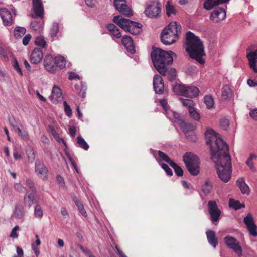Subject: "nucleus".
<instances>
[{"mask_svg": "<svg viewBox=\"0 0 257 257\" xmlns=\"http://www.w3.org/2000/svg\"><path fill=\"white\" fill-rule=\"evenodd\" d=\"M205 136L207 144L210 146L211 158L215 164L218 176L226 183L230 180L232 173L228 145L212 128L206 130Z\"/></svg>", "mask_w": 257, "mask_h": 257, "instance_id": "obj_1", "label": "nucleus"}, {"mask_svg": "<svg viewBox=\"0 0 257 257\" xmlns=\"http://www.w3.org/2000/svg\"><path fill=\"white\" fill-rule=\"evenodd\" d=\"M175 54L171 51H166L156 48L152 51L151 57L155 68L162 76H166L168 67L173 61V55Z\"/></svg>", "mask_w": 257, "mask_h": 257, "instance_id": "obj_2", "label": "nucleus"}, {"mask_svg": "<svg viewBox=\"0 0 257 257\" xmlns=\"http://www.w3.org/2000/svg\"><path fill=\"white\" fill-rule=\"evenodd\" d=\"M186 51L191 58L196 59L200 64H204L202 56L205 55L202 43L198 37L190 31L186 34Z\"/></svg>", "mask_w": 257, "mask_h": 257, "instance_id": "obj_3", "label": "nucleus"}, {"mask_svg": "<svg viewBox=\"0 0 257 257\" xmlns=\"http://www.w3.org/2000/svg\"><path fill=\"white\" fill-rule=\"evenodd\" d=\"M181 33V26L176 21H172L165 27L161 34V42L166 45L176 42Z\"/></svg>", "mask_w": 257, "mask_h": 257, "instance_id": "obj_4", "label": "nucleus"}, {"mask_svg": "<svg viewBox=\"0 0 257 257\" xmlns=\"http://www.w3.org/2000/svg\"><path fill=\"white\" fill-rule=\"evenodd\" d=\"M183 161L190 173L193 175H197L200 172L199 160L195 154L188 152L183 156Z\"/></svg>", "mask_w": 257, "mask_h": 257, "instance_id": "obj_5", "label": "nucleus"}, {"mask_svg": "<svg viewBox=\"0 0 257 257\" xmlns=\"http://www.w3.org/2000/svg\"><path fill=\"white\" fill-rule=\"evenodd\" d=\"M161 11L160 3L157 1H152L147 4L144 13L149 18H156L159 16Z\"/></svg>", "mask_w": 257, "mask_h": 257, "instance_id": "obj_6", "label": "nucleus"}, {"mask_svg": "<svg viewBox=\"0 0 257 257\" xmlns=\"http://www.w3.org/2000/svg\"><path fill=\"white\" fill-rule=\"evenodd\" d=\"M225 244L231 249L238 256L242 255V249L240 242L236 239L231 236H227L224 238Z\"/></svg>", "mask_w": 257, "mask_h": 257, "instance_id": "obj_7", "label": "nucleus"}, {"mask_svg": "<svg viewBox=\"0 0 257 257\" xmlns=\"http://www.w3.org/2000/svg\"><path fill=\"white\" fill-rule=\"evenodd\" d=\"M208 210L212 222L214 223L218 221L221 215V211L216 201L211 200L208 202Z\"/></svg>", "mask_w": 257, "mask_h": 257, "instance_id": "obj_8", "label": "nucleus"}, {"mask_svg": "<svg viewBox=\"0 0 257 257\" xmlns=\"http://www.w3.org/2000/svg\"><path fill=\"white\" fill-rule=\"evenodd\" d=\"M113 4L119 13L127 17L133 16L132 11L127 5L125 0H114Z\"/></svg>", "mask_w": 257, "mask_h": 257, "instance_id": "obj_9", "label": "nucleus"}, {"mask_svg": "<svg viewBox=\"0 0 257 257\" xmlns=\"http://www.w3.org/2000/svg\"><path fill=\"white\" fill-rule=\"evenodd\" d=\"M113 21L126 32L130 30L128 29L130 27H132L133 25H135V22L128 19L124 18L121 16H114L113 19Z\"/></svg>", "mask_w": 257, "mask_h": 257, "instance_id": "obj_10", "label": "nucleus"}, {"mask_svg": "<svg viewBox=\"0 0 257 257\" xmlns=\"http://www.w3.org/2000/svg\"><path fill=\"white\" fill-rule=\"evenodd\" d=\"M246 57L248 60L250 68L254 73H257V49L254 50L248 49Z\"/></svg>", "mask_w": 257, "mask_h": 257, "instance_id": "obj_11", "label": "nucleus"}, {"mask_svg": "<svg viewBox=\"0 0 257 257\" xmlns=\"http://www.w3.org/2000/svg\"><path fill=\"white\" fill-rule=\"evenodd\" d=\"M243 222L246 225L249 233L253 236H257V226L254 223L252 215L248 213L244 218Z\"/></svg>", "mask_w": 257, "mask_h": 257, "instance_id": "obj_12", "label": "nucleus"}, {"mask_svg": "<svg viewBox=\"0 0 257 257\" xmlns=\"http://www.w3.org/2000/svg\"><path fill=\"white\" fill-rule=\"evenodd\" d=\"M35 172L39 178L43 180L48 179V170L47 168L42 163L36 162Z\"/></svg>", "mask_w": 257, "mask_h": 257, "instance_id": "obj_13", "label": "nucleus"}, {"mask_svg": "<svg viewBox=\"0 0 257 257\" xmlns=\"http://www.w3.org/2000/svg\"><path fill=\"white\" fill-rule=\"evenodd\" d=\"M0 17L5 26H11L13 24V19L12 14L7 8L0 9Z\"/></svg>", "mask_w": 257, "mask_h": 257, "instance_id": "obj_14", "label": "nucleus"}, {"mask_svg": "<svg viewBox=\"0 0 257 257\" xmlns=\"http://www.w3.org/2000/svg\"><path fill=\"white\" fill-rule=\"evenodd\" d=\"M153 86L156 93L162 94L164 91V81L159 75L156 74L153 78Z\"/></svg>", "mask_w": 257, "mask_h": 257, "instance_id": "obj_15", "label": "nucleus"}, {"mask_svg": "<svg viewBox=\"0 0 257 257\" xmlns=\"http://www.w3.org/2000/svg\"><path fill=\"white\" fill-rule=\"evenodd\" d=\"M226 17V12L223 8H219L214 11L211 14L210 18L214 23H218Z\"/></svg>", "mask_w": 257, "mask_h": 257, "instance_id": "obj_16", "label": "nucleus"}, {"mask_svg": "<svg viewBox=\"0 0 257 257\" xmlns=\"http://www.w3.org/2000/svg\"><path fill=\"white\" fill-rule=\"evenodd\" d=\"M49 98L53 103H57L63 99V97L61 90L58 86L56 85L53 86Z\"/></svg>", "mask_w": 257, "mask_h": 257, "instance_id": "obj_17", "label": "nucleus"}, {"mask_svg": "<svg viewBox=\"0 0 257 257\" xmlns=\"http://www.w3.org/2000/svg\"><path fill=\"white\" fill-rule=\"evenodd\" d=\"M36 191L27 192L24 198V202L26 205L30 207L34 203L38 202Z\"/></svg>", "mask_w": 257, "mask_h": 257, "instance_id": "obj_18", "label": "nucleus"}, {"mask_svg": "<svg viewBox=\"0 0 257 257\" xmlns=\"http://www.w3.org/2000/svg\"><path fill=\"white\" fill-rule=\"evenodd\" d=\"M122 44L126 48V50L131 54L135 53V49L132 38L127 35L123 36L121 40Z\"/></svg>", "mask_w": 257, "mask_h": 257, "instance_id": "obj_19", "label": "nucleus"}, {"mask_svg": "<svg viewBox=\"0 0 257 257\" xmlns=\"http://www.w3.org/2000/svg\"><path fill=\"white\" fill-rule=\"evenodd\" d=\"M43 57V54L42 50L40 48H35L31 53L30 60L31 63L38 64L40 62Z\"/></svg>", "mask_w": 257, "mask_h": 257, "instance_id": "obj_20", "label": "nucleus"}, {"mask_svg": "<svg viewBox=\"0 0 257 257\" xmlns=\"http://www.w3.org/2000/svg\"><path fill=\"white\" fill-rule=\"evenodd\" d=\"M33 9L35 14L40 18L44 16V7L42 0H33Z\"/></svg>", "mask_w": 257, "mask_h": 257, "instance_id": "obj_21", "label": "nucleus"}, {"mask_svg": "<svg viewBox=\"0 0 257 257\" xmlns=\"http://www.w3.org/2000/svg\"><path fill=\"white\" fill-rule=\"evenodd\" d=\"M11 125L14 128L15 131L18 133V136L22 139L28 140L29 139V135L27 131L23 128V126L19 124H14L12 122H11Z\"/></svg>", "mask_w": 257, "mask_h": 257, "instance_id": "obj_22", "label": "nucleus"}, {"mask_svg": "<svg viewBox=\"0 0 257 257\" xmlns=\"http://www.w3.org/2000/svg\"><path fill=\"white\" fill-rule=\"evenodd\" d=\"M200 91L199 89L193 86H186V90H185V96L188 97L190 98L196 97H197Z\"/></svg>", "mask_w": 257, "mask_h": 257, "instance_id": "obj_23", "label": "nucleus"}, {"mask_svg": "<svg viewBox=\"0 0 257 257\" xmlns=\"http://www.w3.org/2000/svg\"><path fill=\"white\" fill-rule=\"evenodd\" d=\"M208 242L214 248L218 244V239L216 237L215 232L212 230H207L206 232Z\"/></svg>", "mask_w": 257, "mask_h": 257, "instance_id": "obj_24", "label": "nucleus"}, {"mask_svg": "<svg viewBox=\"0 0 257 257\" xmlns=\"http://www.w3.org/2000/svg\"><path fill=\"white\" fill-rule=\"evenodd\" d=\"M53 57L51 55L46 56L44 62L45 68L49 72H53L55 70V67L53 64Z\"/></svg>", "mask_w": 257, "mask_h": 257, "instance_id": "obj_25", "label": "nucleus"}, {"mask_svg": "<svg viewBox=\"0 0 257 257\" xmlns=\"http://www.w3.org/2000/svg\"><path fill=\"white\" fill-rule=\"evenodd\" d=\"M232 95V92L229 86L224 85L222 88L221 99L223 100H227L231 97Z\"/></svg>", "mask_w": 257, "mask_h": 257, "instance_id": "obj_26", "label": "nucleus"}, {"mask_svg": "<svg viewBox=\"0 0 257 257\" xmlns=\"http://www.w3.org/2000/svg\"><path fill=\"white\" fill-rule=\"evenodd\" d=\"M237 185L240 188L243 194H248L249 193V188L248 185L245 183L243 178L238 179L237 180Z\"/></svg>", "mask_w": 257, "mask_h": 257, "instance_id": "obj_27", "label": "nucleus"}, {"mask_svg": "<svg viewBox=\"0 0 257 257\" xmlns=\"http://www.w3.org/2000/svg\"><path fill=\"white\" fill-rule=\"evenodd\" d=\"M186 86L177 84L173 87V92L178 95L185 96Z\"/></svg>", "mask_w": 257, "mask_h": 257, "instance_id": "obj_28", "label": "nucleus"}, {"mask_svg": "<svg viewBox=\"0 0 257 257\" xmlns=\"http://www.w3.org/2000/svg\"><path fill=\"white\" fill-rule=\"evenodd\" d=\"M13 215L16 219H22L23 218L24 211L22 205H18L16 206Z\"/></svg>", "mask_w": 257, "mask_h": 257, "instance_id": "obj_29", "label": "nucleus"}, {"mask_svg": "<svg viewBox=\"0 0 257 257\" xmlns=\"http://www.w3.org/2000/svg\"><path fill=\"white\" fill-rule=\"evenodd\" d=\"M220 4L219 0H205L204 8L207 10L213 9L214 6Z\"/></svg>", "mask_w": 257, "mask_h": 257, "instance_id": "obj_30", "label": "nucleus"}, {"mask_svg": "<svg viewBox=\"0 0 257 257\" xmlns=\"http://www.w3.org/2000/svg\"><path fill=\"white\" fill-rule=\"evenodd\" d=\"M26 30L24 27H17L14 31V35L16 38L22 37L26 33Z\"/></svg>", "mask_w": 257, "mask_h": 257, "instance_id": "obj_31", "label": "nucleus"}, {"mask_svg": "<svg viewBox=\"0 0 257 257\" xmlns=\"http://www.w3.org/2000/svg\"><path fill=\"white\" fill-rule=\"evenodd\" d=\"M142 27V25L139 23H137L135 22V25H133V26L130 27L128 29L130 30L127 31L133 35H138L141 32V28Z\"/></svg>", "mask_w": 257, "mask_h": 257, "instance_id": "obj_32", "label": "nucleus"}, {"mask_svg": "<svg viewBox=\"0 0 257 257\" xmlns=\"http://www.w3.org/2000/svg\"><path fill=\"white\" fill-rule=\"evenodd\" d=\"M54 63L57 66L62 69L65 67L66 65V61L64 58L61 56H58L55 58Z\"/></svg>", "mask_w": 257, "mask_h": 257, "instance_id": "obj_33", "label": "nucleus"}, {"mask_svg": "<svg viewBox=\"0 0 257 257\" xmlns=\"http://www.w3.org/2000/svg\"><path fill=\"white\" fill-rule=\"evenodd\" d=\"M186 128H183V131L185 134L186 139L189 141L195 142L197 137L195 133L192 131H186Z\"/></svg>", "mask_w": 257, "mask_h": 257, "instance_id": "obj_34", "label": "nucleus"}, {"mask_svg": "<svg viewBox=\"0 0 257 257\" xmlns=\"http://www.w3.org/2000/svg\"><path fill=\"white\" fill-rule=\"evenodd\" d=\"M180 100L181 101L182 105L184 107L187 108L189 110H190L191 108H194V103L191 99L180 98Z\"/></svg>", "mask_w": 257, "mask_h": 257, "instance_id": "obj_35", "label": "nucleus"}, {"mask_svg": "<svg viewBox=\"0 0 257 257\" xmlns=\"http://www.w3.org/2000/svg\"><path fill=\"white\" fill-rule=\"evenodd\" d=\"M59 30V26L57 23L54 22L52 24L50 29V35L51 38H54L57 35Z\"/></svg>", "mask_w": 257, "mask_h": 257, "instance_id": "obj_36", "label": "nucleus"}, {"mask_svg": "<svg viewBox=\"0 0 257 257\" xmlns=\"http://www.w3.org/2000/svg\"><path fill=\"white\" fill-rule=\"evenodd\" d=\"M74 201L77 206L78 209L80 212V213L84 217L87 216V213L84 208L83 205L82 203L76 198H74Z\"/></svg>", "mask_w": 257, "mask_h": 257, "instance_id": "obj_37", "label": "nucleus"}, {"mask_svg": "<svg viewBox=\"0 0 257 257\" xmlns=\"http://www.w3.org/2000/svg\"><path fill=\"white\" fill-rule=\"evenodd\" d=\"M166 14L168 17L172 15H175L176 11L175 7L171 5L169 2H167L166 5Z\"/></svg>", "mask_w": 257, "mask_h": 257, "instance_id": "obj_38", "label": "nucleus"}, {"mask_svg": "<svg viewBox=\"0 0 257 257\" xmlns=\"http://www.w3.org/2000/svg\"><path fill=\"white\" fill-rule=\"evenodd\" d=\"M229 206L235 210H238L245 207L244 205L241 204L238 201L235 200L233 199H230Z\"/></svg>", "mask_w": 257, "mask_h": 257, "instance_id": "obj_39", "label": "nucleus"}, {"mask_svg": "<svg viewBox=\"0 0 257 257\" xmlns=\"http://www.w3.org/2000/svg\"><path fill=\"white\" fill-rule=\"evenodd\" d=\"M212 189V185L211 182L209 180H206L204 184L202 185V191L205 194H208L211 192Z\"/></svg>", "mask_w": 257, "mask_h": 257, "instance_id": "obj_40", "label": "nucleus"}, {"mask_svg": "<svg viewBox=\"0 0 257 257\" xmlns=\"http://www.w3.org/2000/svg\"><path fill=\"white\" fill-rule=\"evenodd\" d=\"M170 166L174 169L176 174L178 176H182L183 175L182 169L174 162L171 163Z\"/></svg>", "mask_w": 257, "mask_h": 257, "instance_id": "obj_41", "label": "nucleus"}, {"mask_svg": "<svg viewBox=\"0 0 257 257\" xmlns=\"http://www.w3.org/2000/svg\"><path fill=\"white\" fill-rule=\"evenodd\" d=\"M204 103L208 109H210L214 106V100L211 96H206L204 97Z\"/></svg>", "mask_w": 257, "mask_h": 257, "instance_id": "obj_42", "label": "nucleus"}, {"mask_svg": "<svg viewBox=\"0 0 257 257\" xmlns=\"http://www.w3.org/2000/svg\"><path fill=\"white\" fill-rule=\"evenodd\" d=\"M158 155L159 157V158L162 160L168 163L169 164V165H171V163L173 162V161H172L170 158L167 156L166 154H165L164 152H162L161 151H158Z\"/></svg>", "mask_w": 257, "mask_h": 257, "instance_id": "obj_43", "label": "nucleus"}, {"mask_svg": "<svg viewBox=\"0 0 257 257\" xmlns=\"http://www.w3.org/2000/svg\"><path fill=\"white\" fill-rule=\"evenodd\" d=\"M77 143L80 146V147L84 149L85 150H87L88 149L89 145L87 144L86 142L82 137H77Z\"/></svg>", "mask_w": 257, "mask_h": 257, "instance_id": "obj_44", "label": "nucleus"}, {"mask_svg": "<svg viewBox=\"0 0 257 257\" xmlns=\"http://www.w3.org/2000/svg\"><path fill=\"white\" fill-rule=\"evenodd\" d=\"M169 67H168V70L167 71V73L168 74V78L169 80L172 81L174 80L176 76V71L175 68H171L169 69Z\"/></svg>", "mask_w": 257, "mask_h": 257, "instance_id": "obj_45", "label": "nucleus"}, {"mask_svg": "<svg viewBox=\"0 0 257 257\" xmlns=\"http://www.w3.org/2000/svg\"><path fill=\"white\" fill-rule=\"evenodd\" d=\"M35 44L37 46L41 47H45L46 44V42L45 40H44V38L43 36H38L36 38V40L35 41Z\"/></svg>", "mask_w": 257, "mask_h": 257, "instance_id": "obj_46", "label": "nucleus"}, {"mask_svg": "<svg viewBox=\"0 0 257 257\" xmlns=\"http://www.w3.org/2000/svg\"><path fill=\"white\" fill-rule=\"evenodd\" d=\"M190 117L195 120H199L200 118L199 113L194 108L189 110Z\"/></svg>", "mask_w": 257, "mask_h": 257, "instance_id": "obj_47", "label": "nucleus"}, {"mask_svg": "<svg viewBox=\"0 0 257 257\" xmlns=\"http://www.w3.org/2000/svg\"><path fill=\"white\" fill-rule=\"evenodd\" d=\"M34 216L38 218H41L43 216V211L39 205H37L35 207Z\"/></svg>", "mask_w": 257, "mask_h": 257, "instance_id": "obj_48", "label": "nucleus"}, {"mask_svg": "<svg viewBox=\"0 0 257 257\" xmlns=\"http://www.w3.org/2000/svg\"><path fill=\"white\" fill-rule=\"evenodd\" d=\"M26 186L31 189V191H36L34 181L31 179L27 178L26 180Z\"/></svg>", "mask_w": 257, "mask_h": 257, "instance_id": "obj_49", "label": "nucleus"}, {"mask_svg": "<svg viewBox=\"0 0 257 257\" xmlns=\"http://www.w3.org/2000/svg\"><path fill=\"white\" fill-rule=\"evenodd\" d=\"M48 130L57 141H59V140H61L65 145V142H64L63 139L59 138L58 134L56 132V130L53 127L49 126Z\"/></svg>", "mask_w": 257, "mask_h": 257, "instance_id": "obj_50", "label": "nucleus"}, {"mask_svg": "<svg viewBox=\"0 0 257 257\" xmlns=\"http://www.w3.org/2000/svg\"><path fill=\"white\" fill-rule=\"evenodd\" d=\"M166 115L167 117L170 119L174 118L175 121L179 119V114L174 111H172V110H169L166 114Z\"/></svg>", "mask_w": 257, "mask_h": 257, "instance_id": "obj_51", "label": "nucleus"}, {"mask_svg": "<svg viewBox=\"0 0 257 257\" xmlns=\"http://www.w3.org/2000/svg\"><path fill=\"white\" fill-rule=\"evenodd\" d=\"M9 51L8 50H5L2 47H0V55L3 57V60L7 61L9 59L8 54Z\"/></svg>", "mask_w": 257, "mask_h": 257, "instance_id": "obj_52", "label": "nucleus"}, {"mask_svg": "<svg viewBox=\"0 0 257 257\" xmlns=\"http://www.w3.org/2000/svg\"><path fill=\"white\" fill-rule=\"evenodd\" d=\"M13 66L15 70L20 75H22L23 73L21 70V69L19 66L18 62L16 59H14L13 61Z\"/></svg>", "mask_w": 257, "mask_h": 257, "instance_id": "obj_53", "label": "nucleus"}, {"mask_svg": "<svg viewBox=\"0 0 257 257\" xmlns=\"http://www.w3.org/2000/svg\"><path fill=\"white\" fill-rule=\"evenodd\" d=\"M63 103L64 110L66 114L68 116L71 117L72 116V111L70 106L68 104L66 101H64Z\"/></svg>", "mask_w": 257, "mask_h": 257, "instance_id": "obj_54", "label": "nucleus"}, {"mask_svg": "<svg viewBox=\"0 0 257 257\" xmlns=\"http://www.w3.org/2000/svg\"><path fill=\"white\" fill-rule=\"evenodd\" d=\"M19 230V227L18 225L15 226L12 229L10 236L12 238H17L18 237V234L17 231Z\"/></svg>", "mask_w": 257, "mask_h": 257, "instance_id": "obj_55", "label": "nucleus"}, {"mask_svg": "<svg viewBox=\"0 0 257 257\" xmlns=\"http://www.w3.org/2000/svg\"><path fill=\"white\" fill-rule=\"evenodd\" d=\"M162 168L165 170L166 173L170 176L172 175L173 172L171 169L166 164H162L161 165Z\"/></svg>", "mask_w": 257, "mask_h": 257, "instance_id": "obj_56", "label": "nucleus"}, {"mask_svg": "<svg viewBox=\"0 0 257 257\" xmlns=\"http://www.w3.org/2000/svg\"><path fill=\"white\" fill-rule=\"evenodd\" d=\"M220 125L223 130H226L229 126V120L227 119H222L220 121Z\"/></svg>", "mask_w": 257, "mask_h": 257, "instance_id": "obj_57", "label": "nucleus"}, {"mask_svg": "<svg viewBox=\"0 0 257 257\" xmlns=\"http://www.w3.org/2000/svg\"><path fill=\"white\" fill-rule=\"evenodd\" d=\"M31 25L35 31H40L41 29V26L40 23L36 21L32 22Z\"/></svg>", "mask_w": 257, "mask_h": 257, "instance_id": "obj_58", "label": "nucleus"}, {"mask_svg": "<svg viewBox=\"0 0 257 257\" xmlns=\"http://www.w3.org/2000/svg\"><path fill=\"white\" fill-rule=\"evenodd\" d=\"M16 255H14L12 257H24V252L23 249L18 247L16 246Z\"/></svg>", "mask_w": 257, "mask_h": 257, "instance_id": "obj_59", "label": "nucleus"}, {"mask_svg": "<svg viewBox=\"0 0 257 257\" xmlns=\"http://www.w3.org/2000/svg\"><path fill=\"white\" fill-rule=\"evenodd\" d=\"M246 164L252 172L256 171V169L255 168L254 164L253 161L247 159V160L246 161Z\"/></svg>", "mask_w": 257, "mask_h": 257, "instance_id": "obj_60", "label": "nucleus"}, {"mask_svg": "<svg viewBox=\"0 0 257 257\" xmlns=\"http://www.w3.org/2000/svg\"><path fill=\"white\" fill-rule=\"evenodd\" d=\"M14 188L18 192H23L25 187L21 183H16L14 185Z\"/></svg>", "mask_w": 257, "mask_h": 257, "instance_id": "obj_61", "label": "nucleus"}, {"mask_svg": "<svg viewBox=\"0 0 257 257\" xmlns=\"http://www.w3.org/2000/svg\"><path fill=\"white\" fill-rule=\"evenodd\" d=\"M112 35L116 38H120L121 37V33L119 30L117 28L111 32Z\"/></svg>", "mask_w": 257, "mask_h": 257, "instance_id": "obj_62", "label": "nucleus"}, {"mask_svg": "<svg viewBox=\"0 0 257 257\" xmlns=\"http://www.w3.org/2000/svg\"><path fill=\"white\" fill-rule=\"evenodd\" d=\"M31 36L30 34H27L23 39V44L24 45L26 46L28 44L30 40H31Z\"/></svg>", "mask_w": 257, "mask_h": 257, "instance_id": "obj_63", "label": "nucleus"}, {"mask_svg": "<svg viewBox=\"0 0 257 257\" xmlns=\"http://www.w3.org/2000/svg\"><path fill=\"white\" fill-rule=\"evenodd\" d=\"M249 115L252 119L257 120V109L250 110Z\"/></svg>", "mask_w": 257, "mask_h": 257, "instance_id": "obj_64", "label": "nucleus"}]
</instances>
